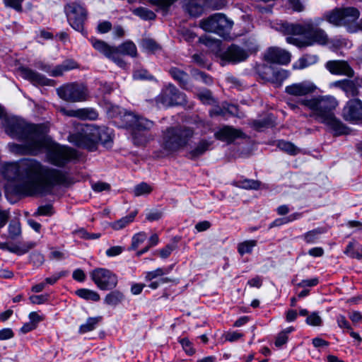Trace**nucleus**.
I'll list each match as a JSON object with an SVG mask.
<instances>
[{
  "label": "nucleus",
  "instance_id": "1",
  "mask_svg": "<svg viewBox=\"0 0 362 362\" xmlns=\"http://www.w3.org/2000/svg\"><path fill=\"white\" fill-rule=\"evenodd\" d=\"M1 174L7 180L13 182L16 194L25 197L50 194L56 186L69 182L65 172L31 158L4 164Z\"/></svg>",
  "mask_w": 362,
  "mask_h": 362
},
{
  "label": "nucleus",
  "instance_id": "2",
  "mask_svg": "<svg viewBox=\"0 0 362 362\" xmlns=\"http://www.w3.org/2000/svg\"><path fill=\"white\" fill-rule=\"evenodd\" d=\"M5 131L11 138L23 141L11 143V152L19 155L37 156L45 144V129L42 125L29 124L18 117H8L4 124Z\"/></svg>",
  "mask_w": 362,
  "mask_h": 362
},
{
  "label": "nucleus",
  "instance_id": "3",
  "mask_svg": "<svg viewBox=\"0 0 362 362\" xmlns=\"http://www.w3.org/2000/svg\"><path fill=\"white\" fill-rule=\"evenodd\" d=\"M319 23L315 24L311 19L305 20L302 23H283L280 30L286 35V42L298 47H306L315 44L325 45L328 42V35L320 28Z\"/></svg>",
  "mask_w": 362,
  "mask_h": 362
},
{
  "label": "nucleus",
  "instance_id": "4",
  "mask_svg": "<svg viewBox=\"0 0 362 362\" xmlns=\"http://www.w3.org/2000/svg\"><path fill=\"white\" fill-rule=\"evenodd\" d=\"M298 103L311 111L310 117L327 126L334 132L335 135L347 133L346 127L336 117L334 113V109L338 105V102L334 96L318 95L310 98L300 99Z\"/></svg>",
  "mask_w": 362,
  "mask_h": 362
},
{
  "label": "nucleus",
  "instance_id": "5",
  "mask_svg": "<svg viewBox=\"0 0 362 362\" xmlns=\"http://www.w3.org/2000/svg\"><path fill=\"white\" fill-rule=\"evenodd\" d=\"M112 129L105 126L90 124L83 127L80 132L71 134L69 141L78 147L93 151L99 142L109 146L112 141Z\"/></svg>",
  "mask_w": 362,
  "mask_h": 362
},
{
  "label": "nucleus",
  "instance_id": "6",
  "mask_svg": "<svg viewBox=\"0 0 362 362\" xmlns=\"http://www.w3.org/2000/svg\"><path fill=\"white\" fill-rule=\"evenodd\" d=\"M121 121L127 129L132 131V141L136 146H144L153 136L149 132L154 125V122L146 117L132 112H125L121 115Z\"/></svg>",
  "mask_w": 362,
  "mask_h": 362
},
{
  "label": "nucleus",
  "instance_id": "7",
  "mask_svg": "<svg viewBox=\"0 0 362 362\" xmlns=\"http://www.w3.org/2000/svg\"><path fill=\"white\" fill-rule=\"evenodd\" d=\"M45 145L40 148V153L46 151L47 160L53 165L62 168L69 163L78 159V151L67 146H62L52 142L45 134Z\"/></svg>",
  "mask_w": 362,
  "mask_h": 362
},
{
  "label": "nucleus",
  "instance_id": "8",
  "mask_svg": "<svg viewBox=\"0 0 362 362\" xmlns=\"http://www.w3.org/2000/svg\"><path fill=\"white\" fill-rule=\"evenodd\" d=\"M193 134V130L189 127H168L163 132L161 146L168 153L176 152L188 144Z\"/></svg>",
  "mask_w": 362,
  "mask_h": 362
},
{
  "label": "nucleus",
  "instance_id": "9",
  "mask_svg": "<svg viewBox=\"0 0 362 362\" xmlns=\"http://www.w3.org/2000/svg\"><path fill=\"white\" fill-rule=\"evenodd\" d=\"M233 21L223 13H217L200 21V28L206 32L214 33L225 40L230 38Z\"/></svg>",
  "mask_w": 362,
  "mask_h": 362
},
{
  "label": "nucleus",
  "instance_id": "10",
  "mask_svg": "<svg viewBox=\"0 0 362 362\" xmlns=\"http://www.w3.org/2000/svg\"><path fill=\"white\" fill-rule=\"evenodd\" d=\"M64 12L69 25L86 36L87 32L84 30V23L87 20L88 11L84 4L79 1L70 2L65 5Z\"/></svg>",
  "mask_w": 362,
  "mask_h": 362
},
{
  "label": "nucleus",
  "instance_id": "11",
  "mask_svg": "<svg viewBox=\"0 0 362 362\" xmlns=\"http://www.w3.org/2000/svg\"><path fill=\"white\" fill-rule=\"evenodd\" d=\"M57 93L61 99L68 103L83 102L89 98L88 89L83 83H65L57 89Z\"/></svg>",
  "mask_w": 362,
  "mask_h": 362
},
{
  "label": "nucleus",
  "instance_id": "12",
  "mask_svg": "<svg viewBox=\"0 0 362 362\" xmlns=\"http://www.w3.org/2000/svg\"><path fill=\"white\" fill-rule=\"evenodd\" d=\"M358 10L354 7L336 8L325 15V19L334 25H346L354 23L359 18Z\"/></svg>",
  "mask_w": 362,
  "mask_h": 362
},
{
  "label": "nucleus",
  "instance_id": "13",
  "mask_svg": "<svg viewBox=\"0 0 362 362\" xmlns=\"http://www.w3.org/2000/svg\"><path fill=\"white\" fill-rule=\"evenodd\" d=\"M92 281L100 290H112L118 283L117 276L105 268H96L90 273Z\"/></svg>",
  "mask_w": 362,
  "mask_h": 362
},
{
  "label": "nucleus",
  "instance_id": "14",
  "mask_svg": "<svg viewBox=\"0 0 362 362\" xmlns=\"http://www.w3.org/2000/svg\"><path fill=\"white\" fill-rule=\"evenodd\" d=\"M158 101L165 106H174L185 104L186 95L174 85L169 84L158 96Z\"/></svg>",
  "mask_w": 362,
  "mask_h": 362
},
{
  "label": "nucleus",
  "instance_id": "15",
  "mask_svg": "<svg viewBox=\"0 0 362 362\" xmlns=\"http://www.w3.org/2000/svg\"><path fill=\"white\" fill-rule=\"evenodd\" d=\"M246 52L240 46L232 44L220 53V64L221 66H225L229 63L238 64L245 62L248 59Z\"/></svg>",
  "mask_w": 362,
  "mask_h": 362
},
{
  "label": "nucleus",
  "instance_id": "16",
  "mask_svg": "<svg viewBox=\"0 0 362 362\" xmlns=\"http://www.w3.org/2000/svg\"><path fill=\"white\" fill-rule=\"evenodd\" d=\"M317 86L310 81H303L286 86L285 93L291 96L300 99L307 98V95L315 92Z\"/></svg>",
  "mask_w": 362,
  "mask_h": 362
},
{
  "label": "nucleus",
  "instance_id": "17",
  "mask_svg": "<svg viewBox=\"0 0 362 362\" xmlns=\"http://www.w3.org/2000/svg\"><path fill=\"white\" fill-rule=\"evenodd\" d=\"M35 66L54 77H58L63 75L66 71L77 68V63L72 59L64 61L61 64L52 67L50 65L38 61L35 63Z\"/></svg>",
  "mask_w": 362,
  "mask_h": 362
},
{
  "label": "nucleus",
  "instance_id": "18",
  "mask_svg": "<svg viewBox=\"0 0 362 362\" xmlns=\"http://www.w3.org/2000/svg\"><path fill=\"white\" fill-rule=\"evenodd\" d=\"M121 54L127 55L132 57L137 56V49L136 45L130 40H127L117 47H115L114 61L117 66L121 68L126 66V63L121 57Z\"/></svg>",
  "mask_w": 362,
  "mask_h": 362
},
{
  "label": "nucleus",
  "instance_id": "19",
  "mask_svg": "<svg viewBox=\"0 0 362 362\" xmlns=\"http://www.w3.org/2000/svg\"><path fill=\"white\" fill-rule=\"evenodd\" d=\"M345 120L357 122L362 121V101L359 99L349 100L343 109Z\"/></svg>",
  "mask_w": 362,
  "mask_h": 362
},
{
  "label": "nucleus",
  "instance_id": "20",
  "mask_svg": "<svg viewBox=\"0 0 362 362\" xmlns=\"http://www.w3.org/2000/svg\"><path fill=\"white\" fill-rule=\"evenodd\" d=\"M289 52L279 47L269 48L264 54V59L270 63L286 65L291 62Z\"/></svg>",
  "mask_w": 362,
  "mask_h": 362
},
{
  "label": "nucleus",
  "instance_id": "21",
  "mask_svg": "<svg viewBox=\"0 0 362 362\" xmlns=\"http://www.w3.org/2000/svg\"><path fill=\"white\" fill-rule=\"evenodd\" d=\"M326 69L334 75L346 76L348 77H353L354 71L348 64L347 62L344 60H330L325 64Z\"/></svg>",
  "mask_w": 362,
  "mask_h": 362
},
{
  "label": "nucleus",
  "instance_id": "22",
  "mask_svg": "<svg viewBox=\"0 0 362 362\" xmlns=\"http://www.w3.org/2000/svg\"><path fill=\"white\" fill-rule=\"evenodd\" d=\"M332 86L342 90L347 97L357 96L359 93V88L361 87V80L359 78L341 79L332 83Z\"/></svg>",
  "mask_w": 362,
  "mask_h": 362
},
{
  "label": "nucleus",
  "instance_id": "23",
  "mask_svg": "<svg viewBox=\"0 0 362 362\" xmlns=\"http://www.w3.org/2000/svg\"><path fill=\"white\" fill-rule=\"evenodd\" d=\"M20 75L24 79L30 81L33 85L35 86H50L52 81L47 78L43 75L37 73L27 67L19 68Z\"/></svg>",
  "mask_w": 362,
  "mask_h": 362
},
{
  "label": "nucleus",
  "instance_id": "24",
  "mask_svg": "<svg viewBox=\"0 0 362 362\" xmlns=\"http://www.w3.org/2000/svg\"><path fill=\"white\" fill-rule=\"evenodd\" d=\"M242 135L243 132L240 130L230 126H224L214 134L216 139L228 143L233 142L235 139L241 137Z\"/></svg>",
  "mask_w": 362,
  "mask_h": 362
},
{
  "label": "nucleus",
  "instance_id": "25",
  "mask_svg": "<svg viewBox=\"0 0 362 362\" xmlns=\"http://www.w3.org/2000/svg\"><path fill=\"white\" fill-rule=\"evenodd\" d=\"M184 11L191 17L200 16L206 8L204 0H184Z\"/></svg>",
  "mask_w": 362,
  "mask_h": 362
},
{
  "label": "nucleus",
  "instance_id": "26",
  "mask_svg": "<svg viewBox=\"0 0 362 362\" xmlns=\"http://www.w3.org/2000/svg\"><path fill=\"white\" fill-rule=\"evenodd\" d=\"M35 245L36 243L34 242L20 243L12 245H9L6 243H0V249L8 251L17 255H23L35 247Z\"/></svg>",
  "mask_w": 362,
  "mask_h": 362
},
{
  "label": "nucleus",
  "instance_id": "27",
  "mask_svg": "<svg viewBox=\"0 0 362 362\" xmlns=\"http://www.w3.org/2000/svg\"><path fill=\"white\" fill-rule=\"evenodd\" d=\"M213 141L202 139L187 153V157L191 160H196L211 149Z\"/></svg>",
  "mask_w": 362,
  "mask_h": 362
},
{
  "label": "nucleus",
  "instance_id": "28",
  "mask_svg": "<svg viewBox=\"0 0 362 362\" xmlns=\"http://www.w3.org/2000/svg\"><path fill=\"white\" fill-rule=\"evenodd\" d=\"M168 73L170 76L178 83L182 88L188 90L190 87L189 76L185 71L173 66L168 70Z\"/></svg>",
  "mask_w": 362,
  "mask_h": 362
},
{
  "label": "nucleus",
  "instance_id": "29",
  "mask_svg": "<svg viewBox=\"0 0 362 362\" xmlns=\"http://www.w3.org/2000/svg\"><path fill=\"white\" fill-rule=\"evenodd\" d=\"M90 42L95 50L98 51L112 62L114 61V46H110L105 41L93 37L90 39Z\"/></svg>",
  "mask_w": 362,
  "mask_h": 362
},
{
  "label": "nucleus",
  "instance_id": "30",
  "mask_svg": "<svg viewBox=\"0 0 362 362\" xmlns=\"http://www.w3.org/2000/svg\"><path fill=\"white\" fill-rule=\"evenodd\" d=\"M125 296L124 293L118 290H114L108 293L104 298V303L115 308L124 300Z\"/></svg>",
  "mask_w": 362,
  "mask_h": 362
},
{
  "label": "nucleus",
  "instance_id": "31",
  "mask_svg": "<svg viewBox=\"0 0 362 362\" xmlns=\"http://www.w3.org/2000/svg\"><path fill=\"white\" fill-rule=\"evenodd\" d=\"M318 61V57L315 54H305L298 59L293 64V69H303L313 64H315Z\"/></svg>",
  "mask_w": 362,
  "mask_h": 362
},
{
  "label": "nucleus",
  "instance_id": "32",
  "mask_svg": "<svg viewBox=\"0 0 362 362\" xmlns=\"http://www.w3.org/2000/svg\"><path fill=\"white\" fill-rule=\"evenodd\" d=\"M178 0H151V4L156 6V11L160 12L163 16L169 13L171 6Z\"/></svg>",
  "mask_w": 362,
  "mask_h": 362
},
{
  "label": "nucleus",
  "instance_id": "33",
  "mask_svg": "<svg viewBox=\"0 0 362 362\" xmlns=\"http://www.w3.org/2000/svg\"><path fill=\"white\" fill-rule=\"evenodd\" d=\"M344 254L351 258L362 259V245L356 241L349 242Z\"/></svg>",
  "mask_w": 362,
  "mask_h": 362
},
{
  "label": "nucleus",
  "instance_id": "34",
  "mask_svg": "<svg viewBox=\"0 0 362 362\" xmlns=\"http://www.w3.org/2000/svg\"><path fill=\"white\" fill-rule=\"evenodd\" d=\"M102 320V316L88 317L86 322L79 327L78 332L80 334H85L94 330Z\"/></svg>",
  "mask_w": 362,
  "mask_h": 362
},
{
  "label": "nucleus",
  "instance_id": "35",
  "mask_svg": "<svg viewBox=\"0 0 362 362\" xmlns=\"http://www.w3.org/2000/svg\"><path fill=\"white\" fill-rule=\"evenodd\" d=\"M174 265L171 264L166 267H159L153 271L147 272L145 273V280L146 281H151L154 279L161 278L165 274H168L173 269Z\"/></svg>",
  "mask_w": 362,
  "mask_h": 362
},
{
  "label": "nucleus",
  "instance_id": "36",
  "mask_svg": "<svg viewBox=\"0 0 362 362\" xmlns=\"http://www.w3.org/2000/svg\"><path fill=\"white\" fill-rule=\"evenodd\" d=\"M290 76V72L284 69H273L271 83L279 86Z\"/></svg>",
  "mask_w": 362,
  "mask_h": 362
},
{
  "label": "nucleus",
  "instance_id": "37",
  "mask_svg": "<svg viewBox=\"0 0 362 362\" xmlns=\"http://www.w3.org/2000/svg\"><path fill=\"white\" fill-rule=\"evenodd\" d=\"M232 185L236 187L245 189H258L260 187L261 182L258 180L243 179L235 180Z\"/></svg>",
  "mask_w": 362,
  "mask_h": 362
},
{
  "label": "nucleus",
  "instance_id": "38",
  "mask_svg": "<svg viewBox=\"0 0 362 362\" xmlns=\"http://www.w3.org/2000/svg\"><path fill=\"white\" fill-rule=\"evenodd\" d=\"M75 293L79 298L86 300L98 302L100 299V296L98 292L88 288H79L76 291Z\"/></svg>",
  "mask_w": 362,
  "mask_h": 362
},
{
  "label": "nucleus",
  "instance_id": "39",
  "mask_svg": "<svg viewBox=\"0 0 362 362\" xmlns=\"http://www.w3.org/2000/svg\"><path fill=\"white\" fill-rule=\"evenodd\" d=\"M136 215V212H132L129 215L121 218L120 219L110 223V226L112 229L119 230H122L128 226L130 223L133 222Z\"/></svg>",
  "mask_w": 362,
  "mask_h": 362
},
{
  "label": "nucleus",
  "instance_id": "40",
  "mask_svg": "<svg viewBox=\"0 0 362 362\" xmlns=\"http://www.w3.org/2000/svg\"><path fill=\"white\" fill-rule=\"evenodd\" d=\"M325 233V230L317 228L304 233L301 238L308 244H314L319 240L320 235Z\"/></svg>",
  "mask_w": 362,
  "mask_h": 362
},
{
  "label": "nucleus",
  "instance_id": "41",
  "mask_svg": "<svg viewBox=\"0 0 362 362\" xmlns=\"http://www.w3.org/2000/svg\"><path fill=\"white\" fill-rule=\"evenodd\" d=\"M277 147L291 156H296L300 152V149L296 146L293 143L279 140L277 143Z\"/></svg>",
  "mask_w": 362,
  "mask_h": 362
},
{
  "label": "nucleus",
  "instance_id": "42",
  "mask_svg": "<svg viewBox=\"0 0 362 362\" xmlns=\"http://www.w3.org/2000/svg\"><path fill=\"white\" fill-rule=\"evenodd\" d=\"M300 217H301V214L294 213V214H292L290 216H286V217L276 218L269 224V228H272L274 227H277V226H280L288 223L295 220L299 219Z\"/></svg>",
  "mask_w": 362,
  "mask_h": 362
},
{
  "label": "nucleus",
  "instance_id": "43",
  "mask_svg": "<svg viewBox=\"0 0 362 362\" xmlns=\"http://www.w3.org/2000/svg\"><path fill=\"white\" fill-rule=\"evenodd\" d=\"M257 244L255 240H250L243 241L238 245V252L243 256L245 254H250L252 252L253 247Z\"/></svg>",
  "mask_w": 362,
  "mask_h": 362
},
{
  "label": "nucleus",
  "instance_id": "44",
  "mask_svg": "<svg viewBox=\"0 0 362 362\" xmlns=\"http://www.w3.org/2000/svg\"><path fill=\"white\" fill-rule=\"evenodd\" d=\"M78 118L81 119L95 120L98 118V114L93 108H81L78 109Z\"/></svg>",
  "mask_w": 362,
  "mask_h": 362
},
{
  "label": "nucleus",
  "instance_id": "45",
  "mask_svg": "<svg viewBox=\"0 0 362 362\" xmlns=\"http://www.w3.org/2000/svg\"><path fill=\"white\" fill-rule=\"evenodd\" d=\"M134 13L144 20H154L156 17L153 11L144 7L136 8Z\"/></svg>",
  "mask_w": 362,
  "mask_h": 362
},
{
  "label": "nucleus",
  "instance_id": "46",
  "mask_svg": "<svg viewBox=\"0 0 362 362\" xmlns=\"http://www.w3.org/2000/svg\"><path fill=\"white\" fill-rule=\"evenodd\" d=\"M273 122L270 117H267L261 119H255L252 122V127L258 131L264 128H268L272 126Z\"/></svg>",
  "mask_w": 362,
  "mask_h": 362
},
{
  "label": "nucleus",
  "instance_id": "47",
  "mask_svg": "<svg viewBox=\"0 0 362 362\" xmlns=\"http://www.w3.org/2000/svg\"><path fill=\"white\" fill-rule=\"evenodd\" d=\"M146 238L147 235L144 232H139L136 233L132 238V244L128 250H136L139 246L146 240Z\"/></svg>",
  "mask_w": 362,
  "mask_h": 362
},
{
  "label": "nucleus",
  "instance_id": "48",
  "mask_svg": "<svg viewBox=\"0 0 362 362\" xmlns=\"http://www.w3.org/2000/svg\"><path fill=\"white\" fill-rule=\"evenodd\" d=\"M152 187L146 182H141L134 188V194L136 197L149 194L152 192Z\"/></svg>",
  "mask_w": 362,
  "mask_h": 362
},
{
  "label": "nucleus",
  "instance_id": "49",
  "mask_svg": "<svg viewBox=\"0 0 362 362\" xmlns=\"http://www.w3.org/2000/svg\"><path fill=\"white\" fill-rule=\"evenodd\" d=\"M273 69L270 66L263 64L257 67V72L263 80L271 82Z\"/></svg>",
  "mask_w": 362,
  "mask_h": 362
},
{
  "label": "nucleus",
  "instance_id": "50",
  "mask_svg": "<svg viewBox=\"0 0 362 362\" xmlns=\"http://www.w3.org/2000/svg\"><path fill=\"white\" fill-rule=\"evenodd\" d=\"M197 95L198 98L204 104L211 105L215 103L211 92L208 89L202 90Z\"/></svg>",
  "mask_w": 362,
  "mask_h": 362
},
{
  "label": "nucleus",
  "instance_id": "51",
  "mask_svg": "<svg viewBox=\"0 0 362 362\" xmlns=\"http://www.w3.org/2000/svg\"><path fill=\"white\" fill-rule=\"evenodd\" d=\"M141 46L143 49L149 52H155L160 48L154 40L150 38L143 39L141 42Z\"/></svg>",
  "mask_w": 362,
  "mask_h": 362
},
{
  "label": "nucleus",
  "instance_id": "52",
  "mask_svg": "<svg viewBox=\"0 0 362 362\" xmlns=\"http://www.w3.org/2000/svg\"><path fill=\"white\" fill-rule=\"evenodd\" d=\"M206 8L220 10L227 4V0H204Z\"/></svg>",
  "mask_w": 362,
  "mask_h": 362
},
{
  "label": "nucleus",
  "instance_id": "53",
  "mask_svg": "<svg viewBox=\"0 0 362 362\" xmlns=\"http://www.w3.org/2000/svg\"><path fill=\"white\" fill-rule=\"evenodd\" d=\"M244 50L247 51V57H249L252 54L255 53L258 50V45L255 40L248 39L243 42V46L241 47Z\"/></svg>",
  "mask_w": 362,
  "mask_h": 362
},
{
  "label": "nucleus",
  "instance_id": "54",
  "mask_svg": "<svg viewBox=\"0 0 362 362\" xmlns=\"http://www.w3.org/2000/svg\"><path fill=\"white\" fill-rule=\"evenodd\" d=\"M306 323L310 326L318 327L322 325V320L317 312L310 313L305 320Z\"/></svg>",
  "mask_w": 362,
  "mask_h": 362
},
{
  "label": "nucleus",
  "instance_id": "55",
  "mask_svg": "<svg viewBox=\"0 0 362 362\" xmlns=\"http://www.w3.org/2000/svg\"><path fill=\"white\" fill-rule=\"evenodd\" d=\"M21 233L20 223L18 221H12L8 226V234L11 239H16Z\"/></svg>",
  "mask_w": 362,
  "mask_h": 362
},
{
  "label": "nucleus",
  "instance_id": "56",
  "mask_svg": "<svg viewBox=\"0 0 362 362\" xmlns=\"http://www.w3.org/2000/svg\"><path fill=\"white\" fill-rule=\"evenodd\" d=\"M337 322L338 326L343 329L344 332H349L352 329L349 321L342 315H339L337 317Z\"/></svg>",
  "mask_w": 362,
  "mask_h": 362
},
{
  "label": "nucleus",
  "instance_id": "57",
  "mask_svg": "<svg viewBox=\"0 0 362 362\" xmlns=\"http://www.w3.org/2000/svg\"><path fill=\"white\" fill-rule=\"evenodd\" d=\"M24 0H4V4L6 7L12 8L18 12L23 10L22 4Z\"/></svg>",
  "mask_w": 362,
  "mask_h": 362
},
{
  "label": "nucleus",
  "instance_id": "58",
  "mask_svg": "<svg viewBox=\"0 0 362 362\" xmlns=\"http://www.w3.org/2000/svg\"><path fill=\"white\" fill-rule=\"evenodd\" d=\"M68 274V272L62 271L59 273L54 274L52 276L47 277L45 279V283L46 284L53 285L60 278L66 276Z\"/></svg>",
  "mask_w": 362,
  "mask_h": 362
},
{
  "label": "nucleus",
  "instance_id": "59",
  "mask_svg": "<svg viewBox=\"0 0 362 362\" xmlns=\"http://www.w3.org/2000/svg\"><path fill=\"white\" fill-rule=\"evenodd\" d=\"M48 294L33 295L30 296L29 300L33 304H42L46 303L49 299Z\"/></svg>",
  "mask_w": 362,
  "mask_h": 362
},
{
  "label": "nucleus",
  "instance_id": "60",
  "mask_svg": "<svg viewBox=\"0 0 362 362\" xmlns=\"http://www.w3.org/2000/svg\"><path fill=\"white\" fill-rule=\"evenodd\" d=\"M318 284L319 279L317 277H314L310 279H303L300 282L298 283L296 286L299 288L313 287L317 286Z\"/></svg>",
  "mask_w": 362,
  "mask_h": 362
},
{
  "label": "nucleus",
  "instance_id": "61",
  "mask_svg": "<svg viewBox=\"0 0 362 362\" xmlns=\"http://www.w3.org/2000/svg\"><path fill=\"white\" fill-rule=\"evenodd\" d=\"M194 75L197 79L202 80V81L206 84H211L213 82L212 78L204 72L196 70L194 71Z\"/></svg>",
  "mask_w": 362,
  "mask_h": 362
},
{
  "label": "nucleus",
  "instance_id": "62",
  "mask_svg": "<svg viewBox=\"0 0 362 362\" xmlns=\"http://www.w3.org/2000/svg\"><path fill=\"white\" fill-rule=\"evenodd\" d=\"M111 29H112V23L107 21H104L100 22L97 27V31L101 34L107 33Z\"/></svg>",
  "mask_w": 362,
  "mask_h": 362
},
{
  "label": "nucleus",
  "instance_id": "63",
  "mask_svg": "<svg viewBox=\"0 0 362 362\" xmlns=\"http://www.w3.org/2000/svg\"><path fill=\"white\" fill-rule=\"evenodd\" d=\"M124 250V247L117 245L107 249L105 254L107 257H115L120 255Z\"/></svg>",
  "mask_w": 362,
  "mask_h": 362
},
{
  "label": "nucleus",
  "instance_id": "64",
  "mask_svg": "<svg viewBox=\"0 0 362 362\" xmlns=\"http://www.w3.org/2000/svg\"><path fill=\"white\" fill-rule=\"evenodd\" d=\"M181 345L185 352L191 356L195 353V350L193 349L191 341L188 339H182L180 341Z\"/></svg>",
  "mask_w": 362,
  "mask_h": 362
}]
</instances>
